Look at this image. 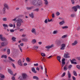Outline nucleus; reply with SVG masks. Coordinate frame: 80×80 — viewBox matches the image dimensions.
<instances>
[{
	"label": "nucleus",
	"instance_id": "49530a36",
	"mask_svg": "<svg viewBox=\"0 0 80 80\" xmlns=\"http://www.w3.org/2000/svg\"><path fill=\"white\" fill-rule=\"evenodd\" d=\"M10 32H15V30H13V29H11L10 30Z\"/></svg>",
	"mask_w": 80,
	"mask_h": 80
},
{
	"label": "nucleus",
	"instance_id": "6e6552de",
	"mask_svg": "<svg viewBox=\"0 0 80 80\" xmlns=\"http://www.w3.org/2000/svg\"><path fill=\"white\" fill-rule=\"evenodd\" d=\"M8 72L10 73V75H12V76H13L14 75V74H13V73L12 71L10 69H8Z\"/></svg>",
	"mask_w": 80,
	"mask_h": 80
},
{
	"label": "nucleus",
	"instance_id": "bf43d9fd",
	"mask_svg": "<svg viewBox=\"0 0 80 80\" xmlns=\"http://www.w3.org/2000/svg\"><path fill=\"white\" fill-rule=\"evenodd\" d=\"M12 80H15V77H14V76L12 77Z\"/></svg>",
	"mask_w": 80,
	"mask_h": 80
},
{
	"label": "nucleus",
	"instance_id": "7c9ffc66",
	"mask_svg": "<svg viewBox=\"0 0 80 80\" xmlns=\"http://www.w3.org/2000/svg\"><path fill=\"white\" fill-rule=\"evenodd\" d=\"M5 10H6L5 8H3L2 9V12H3V13H5Z\"/></svg>",
	"mask_w": 80,
	"mask_h": 80
},
{
	"label": "nucleus",
	"instance_id": "f257e3e1",
	"mask_svg": "<svg viewBox=\"0 0 80 80\" xmlns=\"http://www.w3.org/2000/svg\"><path fill=\"white\" fill-rule=\"evenodd\" d=\"M16 21L17 22V30H20V27L21 26V25H22L21 23H23V21L22 19L21 18L18 19L16 20Z\"/></svg>",
	"mask_w": 80,
	"mask_h": 80
},
{
	"label": "nucleus",
	"instance_id": "cd10ccee",
	"mask_svg": "<svg viewBox=\"0 0 80 80\" xmlns=\"http://www.w3.org/2000/svg\"><path fill=\"white\" fill-rule=\"evenodd\" d=\"M12 40H13V41L14 42H16V40H16V38L13 37H12Z\"/></svg>",
	"mask_w": 80,
	"mask_h": 80
},
{
	"label": "nucleus",
	"instance_id": "864d4df0",
	"mask_svg": "<svg viewBox=\"0 0 80 80\" xmlns=\"http://www.w3.org/2000/svg\"><path fill=\"white\" fill-rule=\"evenodd\" d=\"M72 78L73 80H76V78H75L74 76H72Z\"/></svg>",
	"mask_w": 80,
	"mask_h": 80
},
{
	"label": "nucleus",
	"instance_id": "79ce46f5",
	"mask_svg": "<svg viewBox=\"0 0 80 80\" xmlns=\"http://www.w3.org/2000/svg\"><path fill=\"white\" fill-rule=\"evenodd\" d=\"M62 47H64L65 48L66 47L65 44H62L61 45Z\"/></svg>",
	"mask_w": 80,
	"mask_h": 80
},
{
	"label": "nucleus",
	"instance_id": "5fc2aeb1",
	"mask_svg": "<svg viewBox=\"0 0 80 80\" xmlns=\"http://www.w3.org/2000/svg\"><path fill=\"white\" fill-rule=\"evenodd\" d=\"M39 67L41 68V69L42 70H43V67H42V65H40Z\"/></svg>",
	"mask_w": 80,
	"mask_h": 80
},
{
	"label": "nucleus",
	"instance_id": "473e14b6",
	"mask_svg": "<svg viewBox=\"0 0 80 80\" xmlns=\"http://www.w3.org/2000/svg\"><path fill=\"white\" fill-rule=\"evenodd\" d=\"M65 23V22L64 21H62V22H60L59 24L60 25H63V23Z\"/></svg>",
	"mask_w": 80,
	"mask_h": 80
},
{
	"label": "nucleus",
	"instance_id": "72a5a7b5",
	"mask_svg": "<svg viewBox=\"0 0 80 80\" xmlns=\"http://www.w3.org/2000/svg\"><path fill=\"white\" fill-rule=\"evenodd\" d=\"M63 29H64V28H68V27L67 26L62 27Z\"/></svg>",
	"mask_w": 80,
	"mask_h": 80
},
{
	"label": "nucleus",
	"instance_id": "052dcab7",
	"mask_svg": "<svg viewBox=\"0 0 80 80\" xmlns=\"http://www.w3.org/2000/svg\"><path fill=\"white\" fill-rule=\"evenodd\" d=\"M74 61H76V60L75 59H72V60L71 61V63L72 62H74Z\"/></svg>",
	"mask_w": 80,
	"mask_h": 80
},
{
	"label": "nucleus",
	"instance_id": "c85d7f7f",
	"mask_svg": "<svg viewBox=\"0 0 80 80\" xmlns=\"http://www.w3.org/2000/svg\"><path fill=\"white\" fill-rule=\"evenodd\" d=\"M3 26L4 28H6V27L7 28H8V26H7V24H3Z\"/></svg>",
	"mask_w": 80,
	"mask_h": 80
},
{
	"label": "nucleus",
	"instance_id": "4d7b16f0",
	"mask_svg": "<svg viewBox=\"0 0 80 80\" xmlns=\"http://www.w3.org/2000/svg\"><path fill=\"white\" fill-rule=\"evenodd\" d=\"M76 58L78 60H80V57H77Z\"/></svg>",
	"mask_w": 80,
	"mask_h": 80
},
{
	"label": "nucleus",
	"instance_id": "e433bc0d",
	"mask_svg": "<svg viewBox=\"0 0 80 80\" xmlns=\"http://www.w3.org/2000/svg\"><path fill=\"white\" fill-rule=\"evenodd\" d=\"M77 68H78L79 70H80V66L79 65H77L76 66Z\"/></svg>",
	"mask_w": 80,
	"mask_h": 80
},
{
	"label": "nucleus",
	"instance_id": "6ab92c4d",
	"mask_svg": "<svg viewBox=\"0 0 80 80\" xmlns=\"http://www.w3.org/2000/svg\"><path fill=\"white\" fill-rule=\"evenodd\" d=\"M33 79H35V80H38V78L36 76H34L32 78Z\"/></svg>",
	"mask_w": 80,
	"mask_h": 80
},
{
	"label": "nucleus",
	"instance_id": "9d476101",
	"mask_svg": "<svg viewBox=\"0 0 80 80\" xmlns=\"http://www.w3.org/2000/svg\"><path fill=\"white\" fill-rule=\"evenodd\" d=\"M28 40V39L26 38H23L22 39V41H23L24 42H27Z\"/></svg>",
	"mask_w": 80,
	"mask_h": 80
},
{
	"label": "nucleus",
	"instance_id": "58836bf2",
	"mask_svg": "<svg viewBox=\"0 0 80 80\" xmlns=\"http://www.w3.org/2000/svg\"><path fill=\"white\" fill-rule=\"evenodd\" d=\"M71 63H72V64H74L75 65H76V64H77V62H72V61L71 62Z\"/></svg>",
	"mask_w": 80,
	"mask_h": 80
},
{
	"label": "nucleus",
	"instance_id": "f03ea898",
	"mask_svg": "<svg viewBox=\"0 0 80 80\" xmlns=\"http://www.w3.org/2000/svg\"><path fill=\"white\" fill-rule=\"evenodd\" d=\"M27 74L26 73H22V77H21V76H20V77L19 78H20V80H25L26 78H27Z\"/></svg>",
	"mask_w": 80,
	"mask_h": 80
},
{
	"label": "nucleus",
	"instance_id": "6e6d98bb",
	"mask_svg": "<svg viewBox=\"0 0 80 80\" xmlns=\"http://www.w3.org/2000/svg\"><path fill=\"white\" fill-rule=\"evenodd\" d=\"M52 18H54L55 17V14H54V13H52Z\"/></svg>",
	"mask_w": 80,
	"mask_h": 80
},
{
	"label": "nucleus",
	"instance_id": "4468645a",
	"mask_svg": "<svg viewBox=\"0 0 80 80\" xmlns=\"http://www.w3.org/2000/svg\"><path fill=\"white\" fill-rule=\"evenodd\" d=\"M53 47V45H52L50 46H48L46 47V48H47V49H50V48H52V47Z\"/></svg>",
	"mask_w": 80,
	"mask_h": 80
},
{
	"label": "nucleus",
	"instance_id": "5701e85b",
	"mask_svg": "<svg viewBox=\"0 0 80 80\" xmlns=\"http://www.w3.org/2000/svg\"><path fill=\"white\" fill-rule=\"evenodd\" d=\"M26 9L28 10H32V9H33V7H28L26 8Z\"/></svg>",
	"mask_w": 80,
	"mask_h": 80
},
{
	"label": "nucleus",
	"instance_id": "a19ab883",
	"mask_svg": "<svg viewBox=\"0 0 80 80\" xmlns=\"http://www.w3.org/2000/svg\"><path fill=\"white\" fill-rule=\"evenodd\" d=\"M67 37V35H64L63 36H62V38H66V37Z\"/></svg>",
	"mask_w": 80,
	"mask_h": 80
},
{
	"label": "nucleus",
	"instance_id": "c9c22d12",
	"mask_svg": "<svg viewBox=\"0 0 80 80\" xmlns=\"http://www.w3.org/2000/svg\"><path fill=\"white\" fill-rule=\"evenodd\" d=\"M34 49L35 50V49H38V46H34L33 47Z\"/></svg>",
	"mask_w": 80,
	"mask_h": 80
},
{
	"label": "nucleus",
	"instance_id": "f3484780",
	"mask_svg": "<svg viewBox=\"0 0 80 80\" xmlns=\"http://www.w3.org/2000/svg\"><path fill=\"white\" fill-rule=\"evenodd\" d=\"M31 42L32 43V44H34V43H36L37 41H36L35 39H33L32 40Z\"/></svg>",
	"mask_w": 80,
	"mask_h": 80
},
{
	"label": "nucleus",
	"instance_id": "8fccbe9b",
	"mask_svg": "<svg viewBox=\"0 0 80 80\" xmlns=\"http://www.w3.org/2000/svg\"><path fill=\"white\" fill-rule=\"evenodd\" d=\"M2 20H3V21H7V18H3Z\"/></svg>",
	"mask_w": 80,
	"mask_h": 80
},
{
	"label": "nucleus",
	"instance_id": "13d9d810",
	"mask_svg": "<svg viewBox=\"0 0 80 80\" xmlns=\"http://www.w3.org/2000/svg\"><path fill=\"white\" fill-rule=\"evenodd\" d=\"M1 78H5V76L4 75H2L1 76Z\"/></svg>",
	"mask_w": 80,
	"mask_h": 80
},
{
	"label": "nucleus",
	"instance_id": "20e7f679",
	"mask_svg": "<svg viewBox=\"0 0 80 80\" xmlns=\"http://www.w3.org/2000/svg\"><path fill=\"white\" fill-rule=\"evenodd\" d=\"M65 59L64 58H63L62 60V67H63V66H64V65H65Z\"/></svg>",
	"mask_w": 80,
	"mask_h": 80
},
{
	"label": "nucleus",
	"instance_id": "e2e57ef3",
	"mask_svg": "<svg viewBox=\"0 0 80 80\" xmlns=\"http://www.w3.org/2000/svg\"><path fill=\"white\" fill-rule=\"evenodd\" d=\"M2 34H0V40H1V39H2V38L3 37H2Z\"/></svg>",
	"mask_w": 80,
	"mask_h": 80
},
{
	"label": "nucleus",
	"instance_id": "9b49d317",
	"mask_svg": "<svg viewBox=\"0 0 80 80\" xmlns=\"http://www.w3.org/2000/svg\"><path fill=\"white\" fill-rule=\"evenodd\" d=\"M68 78H71V74L69 71H68Z\"/></svg>",
	"mask_w": 80,
	"mask_h": 80
},
{
	"label": "nucleus",
	"instance_id": "de8ad7c7",
	"mask_svg": "<svg viewBox=\"0 0 80 80\" xmlns=\"http://www.w3.org/2000/svg\"><path fill=\"white\" fill-rule=\"evenodd\" d=\"M44 22L45 23H47L48 22V21L47 20V19H46L44 21Z\"/></svg>",
	"mask_w": 80,
	"mask_h": 80
},
{
	"label": "nucleus",
	"instance_id": "c03bdc74",
	"mask_svg": "<svg viewBox=\"0 0 80 80\" xmlns=\"http://www.w3.org/2000/svg\"><path fill=\"white\" fill-rule=\"evenodd\" d=\"M64 70H67V67L66 66H65L64 68Z\"/></svg>",
	"mask_w": 80,
	"mask_h": 80
},
{
	"label": "nucleus",
	"instance_id": "3c124183",
	"mask_svg": "<svg viewBox=\"0 0 80 80\" xmlns=\"http://www.w3.org/2000/svg\"><path fill=\"white\" fill-rule=\"evenodd\" d=\"M43 2H41L40 4H38L39 6H40V5H41V6H42L43 5Z\"/></svg>",
	"mask_w": 80,
	"mask_h": 80
},
{
	"label": "nucleus",
	"instance_id": "a18cd8bd",
	"mask_svg": "<svg viewBox=\"0 0 80 80\" xmlns=\"http://www.w3.org/2000/svg\"><path fill=\"white\" fill-rule=\"evenodd\" d=\"M64 49H65V48L62 47V46H61V47L60 48V49L62 50H64Z\"/></svg>",
	"mask_w": 80,
	"mask_h": 80
},
{
	"label": "nucleus",
	"instance_id": "39448f33",
	"mask_svg": "<svg viewBox=\"0 0 80 80\" xmlns=\"http://www.w3.org/2000/svg\"><path fill=\"white\" fill-rule=\"evenodd\" d=\"M1 44L2 47H5L7 45L8 43L7 42H2L1 43Z\"/></svg>",
	"mask_w": 80,
	"mask_h": 80
},
{
	"label": "nucleus",
	"instance_id": "bb28decb",
	"mask_svg": "<svg viewBox=\"0 0 80 80\" xmlns=\"http://www.w3.org/2000/svg\"><path fill=\"white\" fill-rule=\"evenodd\" d=\"M1 58H7V56L6 55H2L1 56Z\"/></svg>",
	"mask_w": 80,
	"mask_h": 80
},
{
	"label": "nucleus",
	"instance_id": "393cba45",
	"mask_svg": "<svg viewBox=\"0 0 80 80\" xmlns=\"http://www.w3.org/2000/svg\"><path fill=\"white\" fill-rule=\"evenodd\" d=\"M45 1V4L46 5H47L48 4V1L47 0H44Z\"/></svg>",
	"mask_w": 80,
	"mask_h": 80
},
{
	"label": "nucleus",
	"instance_id": "37998d69",
	"mask_svg": "<svg viewBox=\"0 0 80 80\" xmlns=\"http://www.w3.org/2000/svg\"><path fill=\"white\" fill-rule=\"evenodd\" d=\"M65 75V72H64L61 76V77H63Z\"/></svg>",
	"mask_w": 80,
	"mask_h": 80
},
{
	"label": "nucleus",
	"instance_id": "423d86ee",
	"mask_svg": "<svg viewBox=\"0 0 80 80\" xmlns=\"http://www.w3.org/2000/svg\"><path fill=\"white\" fill-rule=\"evenodd\" d=\"M68 55H69L68 52H66L64 53V57L65 58H70V56H68Z\"/></svg>",
	"mask_w": 80,
	"mask_h": 80
},
{
	"label": "nucleus",
	"instance_id": "c756f323",
	"mask_svg": "<svg viewBox=\"0 0 80 80\" xmlns=\"http://www.w3.org/2000/svg\"><path fill=\"white\" fill-rule=\"evenodd\" d=\"M26 61H27V62H30V61H31V59L29 58H26Z\"/></svg>",
	"mask_w": 80,
	"mask_h": 80
},
{
	"label": "nucleus",
	"instance_id": "1a4fd4ad",
	"mask_svg": "<svg viewBox=\"0 0 80 80\" xmlns=\"http://www.w3.org/2000/svg\"><path fill=\"white\" fill-rule=\"evenodd\" d=\"M18 63L20 66H22V62L21 59H20L18 61Z\"/></svg>",
	"mask_w": 80,
	"mask_h": 80
},
{
	"label": "nucleus",
	"instance_id": "69168bd1",
	"mask_svg": "<svg viewBox=\"0 0 80 80\" xmlns=\"http://www.w3.org/2000/svg\"><path fill=\"white\" fill-rule=\"evenodd\" d=\"M8 58L9 60L11 61L12 60V59L10 57H8Z\"/></svg>",
	"mask_w": 80,
	"mask_h": 80
},
{
	"label": "nucleus",
	"instance_id": "ea45409f",
	"mask_svg": "<svg viewBox=\"0 0 80 80\" xmlns=\"http://www.w3.org/2000/svg\"><path fill=\"white\" fill-rule=\"evenodd\" d=\"M58 33V31H54L53 32V34H55Z\"/></svg>",
	"mask_w": 80,
	"mask_h": 80
},
{
	"label": "nucleus",
	"instance_id": "f8f14e48",
	"mask_svg": "<svg viewBox=\"0 0 80 80\" xmlns=\"http://www.w3.org/2000/svg\"><path fill=\"white\" fill-rule=\"evenodd\" d=\"M31 70L32 72H34V73H37V71L35 70V68H32L31 69Z\"/></svg>",
	"mask_w": 80,
	"mask_h": 80
},
{
	"label": "nucleus",
	"instance_id": "338daca9",
	"mask_svg": "<svg viewBox=\"0 0 80 80\" xmlns=\"http://www.w3.org/2000/svg\"><path fill=\"white\" fill-rule=\"evenodd\" d=\"M20 45L21 46V47H23V43H21Z\"/></svg>",
	"mask_w": 80,
	"mask_h": 80
},
{
	"label": "nucleus",
	"instance_id": "774afa93",
	"mask_svg": "<svg viewBox=\"0 0 80 80\" xmlns=\"http://www.w3.org/2000/svg\"><path fill=\"white\" fill-rule=\"evenodd\" d=\"M77 30H80V28L78 27L77 28Z\"/></svg>",
	"mask_w": 80,
	"mask_h": 80
},
{
	"label": "nucleus",
	"instance_id": "4c0bfd02",
	"mask_svg": "<svg viewBox=\"0 0 80 80\" xmlns=\"http://www.w3.org/2000/svg\"><path fill=\"white\" fill-rule=\"evenodd\" d=\"M71 1L72 5H74L75 4V1H74V0H71Z\"/></svg>",
	"mask_w": 80,
	"mask_h": 80
},
{
	"label": "nucleus",
	"instance_id": "0e129e2a",
	"mask_svg": "<svg viewBox=\"0 0 80 80\" xmlns=\"http://www.w3.org/2000/svg\"><path fill=\"white\" fill-rule=\"evenodd\" d=\"M36 69L38 71H39L40 70V69H39V68H38V67H37L36 68Z\"/></svg>",
	"mask_w": 80,
	"mask_h": 80
},
{
	"label": "nucleus",
	"instance_id": "7ed1b4c3",
	"mask_svg": "<svg viewBox=\"0 0 80 80\" xmlns=\"http://www.w3.org/2000/svg\"><path fill=\"white\" fill-rule=\"evenodd\" d=\"M77 8L80 9V6L78 5L77 6H74L72 7V10H74L75 12H77Z\"/></svg>",
	"mask_w": 80,
	"mask_h": 80
},
{
	"label": "nucleus",
	"instance_id": "ddd939ff",
	"mask_svg": "<svg viewBox=\"0 0 80 80\" xmlns=\"http://www.w3.org/2000/svg\"><path fill=\"white\" fill-rule=\"evenodd\" d=\"M60 59H61V56H58L57 57V59L58 61L60 63L61 62V61H60Z\"/></svg>",
	"mask_w": 80,
	"mask_h": 80
},
{
	"label": "nucleus",
	"instance_id": "aec40b11",
	"mask_svg": "<svg viewBox=\"0 0 80 80\" xmlns=\"http://www.w3.org/2000/svg\"><path fill=\"white\" fill-rule=\"evenodd\" d=\"M0 40L1 41L3 42V41H5L6 40V39L4 37H2Z\"/></svg>",
	"mask_w": 80,
	"mask_h": 80
},
{
	"label": "nucleus",
	"instance_id": "a878e982",
	"mask_svg": "<svg viewBox=\"0 0 80 80\" xmlns=\"http://www.w3.org/2000/svg\"><path fill=\"white\" fill-rule=\"evenodd\" d=\"M7 53L8 55H9L10 53V49H8L7 51Z\"/></svg>",
	"mask_w": 80,
	"mask_h": 80
},
{
	"label": "nucleus",
	"instance_id": "2eb2a0df",
	"mask_svg": "<svg viewBox=\"0 0 80 80\" xmlns=\"http://www.w3.org/2000/svg\"><path fill=\"white\" fill-rule=\"evenodd\" d=\"M29 15L30 17H31L32 18H33L34 16L33 13H31V14H29Z\"/></svg>",
	"mask_w": 80,
	"mask_h": 80
},
{
	"label": "nucleus",
	"instance_id": "412c9836",
	"mask_svg": "<svg viewBox=\"0 0 80 80\" xmlns=\"http://www.w3.org/2000/svg\"><path fill=\"white\" fill-rule=\"evenodd\" d=\"M77 41H74V42L73 43H72V45L73 46L75 45H76V44H77Z\"/></svg>",
	"mask_w": 80,
	"mask_h": 80
},
{
	"label": "nucleus",
	"instance_id": "a211bd4d",
	"mask_svg": "<svg viewBox=\"0 0 80 80\" xmlns=\"http://www.w3.org/2000/svg\"><path fill=\"white\" fill-rule=\"evenodd\" d=\"M4 8H6L7 9H8V5L6 3H5L4 5Z\"/></svg>",
	"mask_w": 80,
	"mask_h": 80
},
{
	"label": "nucleus",
	"instance_id": "603ef678",
	"mask_svg": "<svg viewBox=\"0 0 80 80\" xmlns=\"http://www.w3.org/2000/svg\"><path fill=\"white\" fill-rule=\"evenodd\" d=\"M3 62H5V63H7V59H3Z\"/></svg>",
	"mask_w": 80,
	"mask_h": 80
},
{
	"label": "nucleus",
	"instance_id": "09e8293b",
	"mask_svg": "<svg viewBox=\"0 0 80 80\" xmlns=\"http://www.w3.org/2000/svg\"><path fill=\"white\" fill-rule=\"evenodd\" d=\"M34 66L37 67L38 66V63L36 64H34Z\"/></svg>",
	"mask_w": 80,
	"mask_h": 80
},
{
	"label": "nucleus",
	"instance_id": "0eeeda50",
	"mask_svg": "<svg viewBox=\"0 0 80 80\" xmlns=\"http://www.w3.org/2000/svg\"><path fill=\"white\" fill-rule=\"evenodd\" d=\"M56 42V43L58 46H60L61 45V41L60 40H57Z\"/></svg>",
	"mask_w": 80,
	"mask_h": 80
},
{
	"label": "nucleus",
	"instance_id": "2f4dec72",
	"mask_svg": "<svg viewBox=\"0 0 80 80\" xmlns=\"http://www.w3.org/2000/svg\"><path fill=\"white\" fill-rule=\"evenodd\" d=\"M56 15L57 16H59L60 15V13L59 12H57L56 13Z\"/></svg>",
	"mask_w": 80,
	"mask_h": 80
},
{
	"label": "nucleus",
	"instance_id": "dca6fc26",
	"mask_svg": "<svg viewBox=\"0 0 80 80\" xmlns=\"http://www.w3.org/2000/svg\"><path fill=\"white\" fill-rule=\"evenodd\" d=\"M32 33H33L34 34L36 35V32H35V28H32L31 30Z\"/></svg>",
	"mask_w": 80,
	"mask_h": 80
},
{
	"label": "nucleus",
	"instance_id": "b1692460",
	"mask_svg": "<svg viewBox=\"0 0 80 80\" xmlns=\"http://www.w3.org/2000/svg\"><path fill=\"white\" fill-rule=\"evenodd\" d=\"M73 75L75 76H77V72L75 71H73Z\"/></svg>",
	"mask_w": 80,
	"mask_h": 80
},
{
	"label": "nucleus",
	"instance_id": "4be33fe9",
	"mask_svg": "<svg viewBox=\"0 0 80 80\" xmlns=\"http://www.w3.org/2000/svg\"><path fill=\"white\" fill-rule=\"evenodd\" d=\"M33 11H34V12H39V9L38 8H36L33 10Z\"/></svg>",
	"mask_w": 80,
	"mask_h": 80
},
{
	"label": "nucleus",
	"instance_id": "f704fd0d",
	"mask_svg": "<svg viewBox=\"0 0 80 80\" xmlns=\"http://www.w3.org/2000/svg\"><path fill=\"white\" fill-rule=\"evenodd\" d=\"M41 55L42 56V57H45V56H46V55H45V54L44 53H41Z\"/></svg>",
	"mask_w": 80,
	"mask_h": 80
},
{
	"label": "nucleus",
	"instance_id": "680f3d73",
	"mask_svg": "<svg viewBox=\"0 0 80 80\" xmlns=\"http://www.w3.org/2000/svg\"><path fill=\"white\" fill-rule=\"evenodd\" d=\"M9 27H13V24H10L9 25Z\"/></svg>",
	"mask_w": 80,
	"mask_h": 80
}]
</instances>
